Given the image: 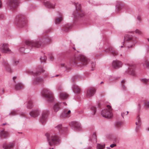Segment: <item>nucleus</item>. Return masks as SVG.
<instances>
[{"instance_id": "a211bd4d", "label": "nucleus", "mask_w": 149, "mask_h": 149, "mask_svg": "<svg viewBox=\"0 0 149 149\" xmlns=\"http://www.w3.org/2000/svg\"><path fill=\"white\" fill-rule=\"evenodd\" d=\"M12 85L16 90H20L24 87V85L22 83L12 84Z\"/></svg>"}, {"instance_id": "338daca9", "label": "nucleus", "mask_w": 149, "mask_h": 149, "mask_svg": "<svg viewBox=\"0 0 149 149\" xmlns=\"http://www.w3.org/2000/svg\"><path fill=\"white\" fill-rule=\"evenodd\" d=\"M72 48L74 50H76V49L74 47H72Z\"/></svg>"}, {"instance_id": "4d7b16f0", "label": "nucleus", "mask_w": 149, "mask_h": 149, "mask_svg": "<svg viewBox=\"0 0 149 149\" xmlns=\"http://www.w3.org/2000/svg\"><path fill=\"white\" fill-rule=\"evenodd\" d=\"M137 19L139 21H140L141 19V17L140 16H138L137 17Z\"/></svg>"}, {"instance_id": "72a5a7b5", "label": "nucleus", "mask_w": 149, "mask_h": 149, "mask_svg": "<svg viewBox=\"0 0 149 149\" xmlns=\"http://www.w3.org/2000/svg\"><path fill=\"white\" fill-rule=\"evenodd\" d=\"M104 144H97V149H102L105 148Z\"/></svg>"}, {"instance_id": "7ed1b4c3", "label": "nucleus", "mask_w": 149, "mask_h": 149, "mask_svg": "<svg viewBox=\"0 0 149 149\" xmlns=\"http://www.w3.org/2000/svg\"><path fill=\"white\" fill-rule=\"evenodd\" d=\"M89 60L84 55H81L76 57L73 61V65L75 67L86 65Z\"/></svg>"}, {"instance_id": "5701e85b", "label": "nucleus", "mask_w": 149, "mask_h": 149, "mask_svg": "<svg viewBox=\"0 0 149 149\" xmlns=\"http://www.w3.org/2000/svg\"><path fill=\"white\" fill-rule=\"evenodd\" d=\"M105 52H109L111 54H112L114 56H115L118 54V52L114 50L112 47H110L109 49L108 50H104Z\"/></svg>"}, {"instance_id": "ddd939ff", "label": "nucleus", "mask_w": 149, "mask_h": 149, "mask_svg": "<svg viewBox=\"0 0 149 149\" xmlns=\"http://www.w3.org/2000/svg\"><path fill=\"white\" fill-rule=\"evenodd\" d=\"M95 93V89L90 87L88 88L87 90L86 96L87 97H90L93 96Z\"/></svg>"}, {"instance_id": "f3484780", "label": "nucleus", "mask_w": 149, "mask_h": 149, "mask_svg": "<svg viewBox=\"0 0 149 149\" xmlns=\"http://www.w3.org/2000/svg\"><path fill=\"white\" fill-rule=\"evenodd\" d=\"M36 73L37 74H38L44 73L46 74V71L44 69L41 65H39L36 68Z\"/></svg>"}, {"instance_id": "0e129e2a", "label": "nucleus", "mask_w": 149, "mask_h": 149, "mask_svg": "<svg viewBox=\"0 0 149 149\" xmlns=\"http://www.w3.org/2000/svg\"><path fill=\"white\" fill-rule=\"evenodd\" d=\"M59 75H55V76H53L52 77H58Z\"/></svg>"}, {"instance_id": "0eeeda50", "label": "nucleus", "mask_w": 149, "mask_h": 149, "mask_svg": "<svg viewBox=\"0 0 149 149\" xmlns=\"http://www.w3.org/2000/svg\"><path fill=\"white\" fill-rule=\"evenodd\" d=\"M41 94L42 96L47 99L48 101L52 102L53 100V95L50 91L47 89H44L41 92Z\"/></svg>"}, {"instance_id": "69168bd1", "label": "nucleus", "mask_w": 149, "mask_h": 149, "mask_svg": "<svg viewBox=\"0 0 149 149\" xmlns=\"http://www.w3.org/2000/svg\"><path fill=\"white\" fill-rule=\"evenodd\" d=\"M6 123H3V124L2 125H3H3H6Z\"/></svg>"}, {"instance_id": "052dcab7", "label": "nucleus", "mask_w": 149, "mask_h": 149, "mask_svg": "<svg viewBox=\"0 0 149 149\" xmlns=\"http://www.w3.org/2000/svg\"><path fill=\"white\" fill-rule=\"evenodd\" d=\"M125 114V112H123V113H122L121 114V116L123 118H124L123 116Z\"/></svg>"}, {"instance_id": "13d9d810", "label": "nucleus", "mask_w": 149, "mask_h": 149, "mask_svg": "<svg viewBox=\"0 0 149 149\" xmlns=\"http://www.w3.org/2000/svg\"><path fill=\"white\" fill-rule=\"evenodd\" d=\"M49 58L51 59V60H53L54 59V56H51L49 57Z\"/></svg>"}, {"instance_id": "f03ea898", "label": "nucleus", "mask_w": 149, "mask_h": 149, "mask_svg": "<svg viewBox=\"0 0 149 149\" xmlns=\"http://www.w3.org/2000/svg\"><path fill=\"white\" fill-rule=\"evenodd\" d=\"M137 41L136 38L127 34H125L124 36L123 45L128 48H132L135 45Z\"/></svg>"}, {"instance_id": "c9c22d12", "label": "nucleus", "mask_w": 149, "mask_h": 149, "mask_svg": "<svg viewBox=\"0 0 149 149\" xmlns=\"http://www.w3.org/2000/svg\"><path fill=\"white\" fill-rule=\"evenodd\" d=\"M138 119L137 122H136V124L138 127H139L141 124V122L139 116H138Z\"/></svg>"}, {"instance_id": "6e6552de", "label": "nucleus", "mask_w": 149, "mask_h": 149, "mask_svg": "<svg viewBox=\"0 0 149 149\" xmlns=\"http://www.w3.org/2000/svg\"><path fill=\"white\" fill-rule=\"evenodd\" d=\"M107 107L108 109L102 110L101 112V114L103 117L105 118H110L112 116L111 107L109 105H107Z\"/></svg>"}, {"instance_id": "a18cd8bd", "label": "nucleus", "mask_w": 149, "mask_h": 149, "mask_svg": "<svg viewBox=\"0 0 149 149\" xmlns=\"http://www.w3.org/2000/svg\"><path fill=\"white\" fill-rule=\"evenodd\" d=\"M26 73L27 74H35L33 71H31V70H27L26 71Z\"/></svg>"}, {"instance_id": "bb28decb", "label": "nucleus", "mask_w": 149, "mask_h": 149, "mask_svg": "<svg viewBox=\"0 0 149 149\" xmlns=\"http://www.w3.org/2000/svg\"><path fill=\"white\" fill-rule=\"evenodd\" d=\"M68 96V95L67 93L64 92H61L60 93L59 97L61 100H64L67 99Z\"/></svg>"}, {"instance_id": "9b49d317", "label": "nucleus", "mask_w": 149, "mask_h": 149, "mask_svg": "<svg viewBox=\"0 0 149 149\" xmlns=\"http://www.w3.org/2000/svg\"><path fill=\"white\" fill-rule=\"evenodd\" d=\"M70 125L75 130L80 131L81 128L80 123L77 122H72L70 123Z\"/></svg>"}, {"instance_id": "09e8293b", "label": "nucleus", "mask_w": 149, "mask_h": 149, "mask_svg": "<svg viewBox=\"0 0 149 149\" xmlns=\"http://www.w3.org/2000/svg\"><path fill=\"white\" fill-rule=\"evenodd\" d=\"M141 81L142 82H145V83H147V82L149 81V79H145V78H143V79H141Z\"/></svg>"}, {"instance_id": "20e7f679", "label": "nucleus", "mask_w": 149, "mask_h": 149, "mask_svg": "<svg viewBox=\"0 0 149 149\" xmlns=\"http://www.w3.org/2000/svg\"><path fill=\"white\" fill-rule=\"evenodd\" d=\"M45 135L50 146H52L54 144L59 143L60 139L56 134L50 135L47 133Z\"/></svg>"}, {"instance_id": "c756f323", "label": "nucleus", "mask_w": 149, "mask_h": 149, "mask_svg": "<svg viewBox=\"0 0 149 149\" xmlns=\"http://www.w3.org/2000/svg\"><path fill=\"white\" fill-rule=\"evenodd\" d=\"M84 77L83 76H82L81 75H75L73 77L72 80L74 82L76 79H84Z\"/></svg>"}, {"instance_id": "f8f14e48", "label": "nucleus", "mask_w": 149, "mask_h": 149, "mask_svg": "<svg viewBox=\"0 0 149 149\" xmlns=\"http://www.w3.org/2000/svg\"><path fill=\"white\" fill-rule=\"evenodd\" d=\"M48 113V111L47 110H44L42 111L41 117L40 119V122L42 124H43L46 122Z\"/></svg>"}, {"instance_id": "4be33fe9", "label": "nucleus", "mask_w": 149, "mask_h": 149, "mask_svg": "<svg viewBox=\"0 0 149 149\" xmlns=\"http://www.w3.org/2000/svg\"><path fill=\"white\" fill-rule=\"evenodd\" d=\"M89 141H91L93 143H95L97 142V136L95 132L93 133V134L90 138Z\"/></svg>"}, {"instance_id": "603ef678", "label": "nucleus", "mask_w": 149, "mask_h": 149, "mask_svg": "<svg viewBox=\"0 0 149 149\" xmlns=\"http://www.w3.org/2000/svg\"><path fill=\"white\" fill-rule=\"evenodd\" d=\"M20 51L22 53H23L24 52L25 50V49L24 47H22L20 49Z\"/></svg>"}, {"instance_id": "9d476101", "label": "nucleus", "mask_w": 149, "mask_h": 149, "mask_svg": "<svg viewBox=\"0 0 149 149\" xmlns=\"http://www.w3.org/2000/svg\"><path fill=\"white\" fill-rule=\"evenodd\" d=\"M1 52L3 54L10 53H11V50L9 49L8 47V44L6 43H3L0 48Z\"/></svg>"}, {"instance_id": "37998d69", "label": "nucleus", "mask_w": 149, "mask_h": 149, "mask_svg": "<svg viewBox=\"0 0 149 149\" xmlns=\"http://www.w3.org/2000/svg\"><path fill=\"white\" fill-rule=\"evenodd\" d=\"M13 79L14 83H15L17 81L19 80V78L17 76H14L13 78Z\"/></svg>"}, {"instance_id": "dca6fc26", "label": "nucleus", "mask_w": 149, "mask_h": 149, "mask_svg": "<svg viewBox=\"0 0 149 149\" xmlns=\"http://www.w3.org/2000/svg\"><path fill=\"white\" fill-rule=\"evenodd\" d=\"M40 113V112L39 110H33L31 111L29 113L30 116L33 118H36L38 116Z\"/></svg>"}, {"instance_id": "412c9836", "label": "nucleus", "mask_w": 149, "mask_h": 149, "mask_svg": "<svg viewBox=\"0 0 149 149\" xmlns=\"http://www.w3.org/2000/svg\"><path fill=\"white\" fill-rule=\"evenodd\" d=\"M2 64L7 72H11L10 66L8 63L5 61H4L3 62Z\"/></svg>"}, {"instance_id": "680f3d73", "label": "nucleus", "mask_w": 149, "mask_h": 149, "mask_svg": "<svg viewBox=\"0 0 149 149\" xmlns=\"http://www.w3.org/2000/svg\"><path fill=\"white\" fill-rule=\"evenodd\" d=\"M21 115L22 116H25V113H22L21 114Z\"/></svg>"}, {"instance_id": "6e6d98bb", "label": "nucleus", "mask_w": 149, "mask_h": 149, "mask_svg": "<svg viewBox=\"0 0 149 149\" xmlns=\"http://www.w3.org/2000/svg\"><path fill=\"white\" fill-rule=\"evenodd\" d=\"M61 87L60 86H57V89L58 90H61Z\"/></svg>"}, {"instance_id": "b1692460", "label": "nucleus", "mask_w": 149, "mask_h": 149, "mask_svg": "<svg viewBox=\"0 0 149 149\" xmlns=\"http://www.w3.org/2000/svg\"><path fill=\"white\" fill-rule=\"evenodd\" d=\"M14 144L13 143H10L9 144H4L3 147L4 149H10L14 146Z\"/></svg>"}, {"instance_id": "39448f33", "label": "nucleus", "mask_w": 149, "mask_h": 149, "mask_svg": "<svg viewBox=\"0 0 149 149\" xmlns=\"http://www.w3.org/2000/svg\"><path fill=\"white\" fill-rule=\"evenodd\" d=\"M76 10L74 11L73 13L75 19H77L79 17H82L85 15L84 12L81 10V5L78 3H74Z\"/></svg>"}, {"instance_id": "774afa93", "label": "nucleus", "mask_w": 149, "mask_h": 149, "mask_svg": "<svg viewBox=\"0 0 149 149\" xmlns=\"http://www.w3.org/2000/svg\"><path fill=\"white\" fill-rule=\"evenodd\" d=\"M107 149H111V148L110 147H107Z\"/></svg>"}, {"instance_id": "e2e57ef3", "label": "nucleus", "mask_w": 149, "mask_h": 149, "mask_svg": "<svg viewBox=\"0 0 149 149\" xmlns=\"http://www.w3.org/2000/svg\"><path fill=\"white\" fill-rule=\"evenodd\" d=\"M146 130L148 131H149V127L146 128Z\"/></svg>"}, {"instance_id": "4c0bfd02", "label": "nucleus", "mask_w": 149, "mask_h": 149, "mask_svg": "<svg viewBox=\"0 0 149 149\" xmlns=\"http://www.w3.org/2000/svg\"><path fill=\"white\" fill-rule=\"evenodd\" d=\"M62 65H63V66L65 67L63 68V70L66 69L65 71L68 72V70L70 69L71 67L70 66L67 67L66 66H65V64H62Z\"/></svg>"}, {"instance_id": "a19ab883", "label": "nucleus", "mask_w": 149, "mask_h": 149, "mask_svg": "<svg viewBox=\"0 0 149 149\" xmlns=\"http://www.w3.org/2000/svg\"><path fill=\"white\" fill-rule=\"evenodd\" d=\"M17 111L13 110L9 114V115L11 116L16 115L17 114Z\"/></svg>"}, {"instance_id": "de8ad7c7", "label": "nucleus", "mask_w": 149, "mask_h": 149, "mask_svg": "<svg viewBox=\"0 0 149 149\" xmlns=\"http://www.w3.org/2000/svg\"><path fill=\"white\" fill-rule=\"evenodd\" d=\"M144 105L146 108H149V101H146L144 103Z\"/></svg>"}, {"instance_id": "f257e3e1", "label": "nucleus", "mask_w": 149, "mask_h": 149, "mask_svg": "<svg viewBox=\"0 0 149 149\" xmlns=\"http://www.w3.org/2000/svg\"><path fill=\"white\" fill-rule=\"evenodd\" d=\"M51 39L47 36L43 37L39 41H32L26 40L25 44L28 46V48L31 50L32 47H42L43 46L45 43L50 42Z\"/></svg>"}, {"instance_id": "49530a36", "label": "nucleus", "mask_w": 149, "mask_h": 149, "mask_svg": "<svg viewBox=\"0 0 149 149\" xmlns=\"http://www.w3.org/2000/svg\"><path fill=\"white\" fill-rule=\"evenodd\" d=\"M91 65L92 67V70H94L93 68L95 67V62H92L91 63Z\"/></svg>"}, {"instance_id": "c03bdc74", "label": "nucleus", "mask_w": 149, "mask_h": 149, "mask_svg": "<svg viewBox=\"0 0 149 149\" xmlns=\"http://www.w3.org/2000/svg\"><path fill=\"white\" fill-rule=\"evenodd\" d=\"M125 79H123L121 81V85L122 86V89L123 90H124L125 89V85L123 84V83H125Z\"/></svg>"}, {"instance_id": "58836bf2", "label": "nucleus", "mask_w": 149, "mask_h": 149, "mask_svg": "<svg viewBox=\"0 0 149 149\" xmlns=\"http://www.w3.org/2000/svg\"><path fill=\"white\" fill-rule=\"evenodd\" d=\"M70 27L69 26H64L63 29L62 30L65 32H67L68 31L69 28Z\"/></svg>"}, {"instance_id": "3c124183", "label": "nucleus", "mask_w": 149, "mask_h": 149, "mask_svg": "<svg viewBox=\"0 0 149 149\" xmlns=\"http://www.w3.org/2000/svg\"><path fill=\"white\" fill-rule=\"evenodd\" d=\"M135 32L136 33L139 35L141 34V32L138 29H136L135 31Z\"/></svg>"}, {"instance_id": "2eb2a0df", "label": "nucleus", "mask_w": 149, "mask_h": 149, "mask_svg": "<svg viewBox=\"0 0 149 149\" xmlns=\"http://www.w3.org/2000/svg\"><path fill=\"white\" fill-rule=\"evenodd\" d=\"M43 81V79L38 76V75H35L33 78L32 82L33 84L36 85Z\"/></svg>"}, {"instance_id": "c85d7f7f", "label": "nucleus", "mask_w": 149, "mask_h": 149, "mask_svg": "<svg viewBox=\"0 0 149 149\" xmlns=\"http://www.w3.org/2000/svg\"><path fill=\"white\" fill-rule=\"evenodd\" d=\"M45 6L47 8H54L55 6L54 4H52L49 1H47L44 3Z\"/></svg>"}, {"instance_id": "a878e982", "label": "nucleus", "mask_w": 149, "mask_h": 149, "mask_svg": "<svg viewBox=\"0 0 149 149\" xmlns=\"http://www.w3.org/2000/svg\"><path fill=\"white\" fill-rule=\"evenodd\" d=\"M9 136V133L7 132L4 131V130L0 131V137H3L6 138L8 137Z\"/></svg>"}, {"instance_id": "7c9ffc66", "label": "nucleus", "mask_w": 149, "mask_h": 149, "mask_svg": "<svg viewBox=\"0 0 149 149\" xmlns=\"http://www.w3.org/2000/svg\"><path fill=\"white\" fill-rule=\"evenodd\" d=\"M123 6V5L122 3L120 2L117 3L116 5V11H119L121 9Z\"/></svg>"}, {"instance_id": "473e14b6", "label": "nucleus", "mask_w": 149, "mask_h": 149, "mask_svg": "<svg viewBox=\"0 0 149 149\" xmlns=\"http://www.w3.org/2000/svg\"><path fill=\"white\" fill-rule=\"evenodd\" d=\"M63 18L61 16L58 18H57L55 20V22L56 24H59L62 20Z\"/></svg>"}, {"instance_id": "bf43d9fd", "label": "nucleus", "mask_w": 149, "mask_h": 149, "mask_svg": "<svg viewBox=\"0 0 149 149\" xmlns=\"http://www.w3.org/2000/svg\"><path fill=\"white\" fill-rule=\"evenodd\" d=\"M2 3L1 2V0H0V8H1L2 7Z\"/></svg>"}, {"instance_id": "ea45409f", "label": "nucleus", "mask_w": 149, "mask_h": 149, "mask_svg": "<svg viewBox=\"0 0 149 149\" xmlns=\"http://www.w3.org/2000/svg\"><path fill=\"white\" fill-rule=\"evenodd\" d=\"M143 65L145 68H149V63L147 61H146L143 64Z\"/></svg>"}, {"instance_id": "79ce46f5", "label": "nucleus", "mask_w": 149, "mask_h": 149, "mask_svg": "<svg viewBox=\"0 0 149 149\" xmlns=\"http://www.w3.org/2000/svg\"><path fill=\"white\" fill-rule=\"evenodd\" d=\"M122 123L120 121L116 122L115 123V126L116 127L118 128L122 125Z\"/></svg>"}, {"instance_id": "2f4dec72", "label": "nucleus", "mask_w": 149, "mask_h": 149, "mask_svg": "<svg viewBox=\"0 0 149 149\" xmlns=\"http://www.w3.org/2000/svg\"><path fill=\"white\" fill-rule=\"evenodd\" d=\"M33 107V103L31 100H29L27 102V108L29 109L32 108Z\"/></svg>"}, {"instance_id": "f704fd0d", "label": "nucleus", "mask_w": 149, "mask_h": 149, "mask_svg": "<svg viewBox=\"0 0 149 149\" xmlns=\"http://www.w3.org/2000/svg\"><path fill=\"white\" fill-rule=\"evenodd\" d=\"M90 109L92 111V114L93 115L95 114L96 111L95 107L94 106H92L90 108Z\"/></svg>"}, {"instance_id": "cd10ccee", "label": "nucleus", "mask_w": 149, "mask_h": 149, "mask_svg": "<svg viewBox=\"0 0 149 149\" xmlns=\"http://www.w3.org/2000/svg\"><path fill=\"white\" fill-rule=\"evenodd\" d=\"M126 74H135V71L132 68H128L126 72Z\"/></svg>"}, {"instance_id": "6ab92c4d", "label": "nucleus", "mask_w": 149, "mask_h": 149, "mask_svg": "<svg viewBox=\"0 0 149 149\" xmlns=\"http://www.w3.org/2000/svg\"><path fill=\"white\" fill-rule=\"evenodd\" d=\"M72 88L73 92L75 93L79 94L80 93L81 90L80 88L74 84H73Z\"/></svg>"}, {"instance_id": "aec40b11", "label": "nucleus", "mask_w": 149, "mask_h": 149, "mask_svg": "<svg viewBox=\"0 0 149 149\" xmlns=\"http://www.w3.org/2000/svg\"><path fill=\"white\" fill-rule=\"evenodd\" d=\"M61 103H55L53 106V109L55 112H57L61 109V105L60 104Z\"/></svg>"}, {"instance_id": "1a4fd4ad", "label": "nucleus", "mask_w": 149, "mask_h": 149, "mask_svg": "<svg viewBox=\"0 0 149 149\" xmlns=\"http://www.w3.org/2000/svg\"><path fill=\"white\" fill-rule=\"evenodd\" d=\"M7 4L11 9H13L18 6L19 2L18 0H8Z\"/></svg>"}, {"instance_id": "e433bc0d", "label": "nucleus", "mask_w": 149, "mask_h": 149, "mask_svg": "<svg viewBox=\"0 0 149 149\" xmlns=\"http://www.w3.org/2000/svg\"><path fill=\"white\" fill-rule=\"evenodd\" d=\"M40 59L41 62L44 63L46 61L47 57L44 56L43 57H41L40 58Z\"/></svg>"}, {"instance_id": "4468645a", "label": "nucleus", "mask_w": 149, "mask_h": 149, "mask_svg": "<svg viewBox=\"0 0 149 149\" xmlns=\"http://www.w3.org/2000/svg\"><path fill=\"white\" fill-rule=\"evenodd\" d=\"M122 65V62L118 60L113 61L112 64L113 68L115 69H117L121 67Z\"/></svg>"}, {"instance_id": "864d4df0", "label": "nucleus", "mask_w": 149, "mask_h": 149, "mask_svg": "<svg viewBox=\"0 0 149 149\" xmlns=\"http://www.w3.org/2000/svg\"><path fill=\"white\" fill-rule=\"evenodd\" d=\"M62 128V125H59L56 127V128L58 129L59 130Z\"/></svg>"}, {"instance_id": "8fccbe9b", "label": "nucleus", "mask_w": 149, "mask_h": 149, "mask_svg": "<svg viewBox=\"0 0 149 149\" xmlns=\"http://www.w3.org/2000/svg\"><path fill=\"white\" fill-rule=\"evenodd\" d=\"M19 63V61L17 60H14L13 61V64L14 65H16Z\"/></svg>"}, {"instance_id": "5fc2aeb1", "label": "nucleus", "mask_w": 149, "mask_h": 149, "mask_svg": "<svg viewBox=\"0 0 149 149\" xmlns=\"http://www.w3.org/2000/svg\"><path fill=\"white\" fill-rule=\"evenodd\" d=\"M116 146V145L115 144H111L110 145V147L111 148H113L115 146Z\"/></svg>"}, {"instance_id": "393cba45", "label": "nucleus", "mask_w": 149, "mask_h": 149, "mask_svg": "<svg viewBox=\"0 0 149 149\" xmlns=\"http://www.w3.org/2000/svg\"><path fill=\"white\" fill-rule=\"evenodd\" d=\"M70 110H68V111H67L66 110H64L62 113L61 116L63 118L69 117L70 116Z\"/></svg>"}, {"instance_id": "423d86ee", "label": "nucleus", "mask_w": 149, "mask_h": 149, "mask_svg": "<svg viewBox=\"0 0 149 149\" xmlns=\"http://www.w3.org/2000/svg\"><path fill=\"white\" fill-rule=\"evenodd\" d=\"M16 22L17 26L20 28L24 27L26 23L25 16L22 14H20L17 16Z\"/></svg>"}]
</instances>
